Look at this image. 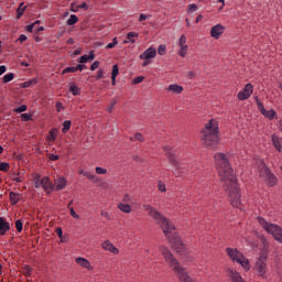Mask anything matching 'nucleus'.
<instances>
[{
	"mask_svg": "<svg viewBox=\"0 0 282 282\" xmlns=\"http://www.w3.org/2000/svg\"><path fill=\"white\" fill-rule=\"evenodd\" d=\"M67 208L74 219H80V216H78V214H76V212L74 210V207H69V205H67Z\"/></svg>",
	"mask_w": 282,
	"mask_h": 282,
	"instance_id": "nucleus-37",
	"label": "nucleus"
},
{
	"mask_svg": "<svg viewBox=\"0 0 282 282\" xmlns=\"http://www.w3.org/2000/svg\"><path fill=\"white\" fill-rule=\"evenodd\" d=\"M118 74H120V68L118 67V64H116L112 66L111 78H117Z\"/></svg>",
	"mask_w": 282,
	"mask_h": 282,
	"instance_id": "nucleus-34",
	"label": "nucleus"
},
{
	"mask_svg": "<svg viewBox=\"0 0 282 282\" xmlns=\"http://www.w3.org/2000/svg\"><path fill=\"white\" fill-rule=\"evenodd\" d=\"M76 23H78V17L72 14L67 20V25H76Z\"/></svg>",
	"mask_w": 282,
	"mask_h": 282,
	"instance_id": "nucleus-30",
	"label": "nucleus"
},
{
	"mask_svg": "<svg viewBox=\"0 0 282 282\" xmlns=\"http://www.w3.org/2000/svg\"><path fill=\"white\" fill-rule=\"evenodd\" d=\"M101 216L105 217L106 219H109V213L107 212H101Z\"/></svg>",
	"mask_w": 282,
	"mask_h": 282,
	"instance_id": "nucleus-64",
	"label": "nucleus"
},
{
	"mask_svg": "<svg viewBox=\"0 0 282 282\" xmlns=\"http://www.w3.org/2000/svg\"><path fill=\"white\" fill-rule=\"evenodd\" d=\"M0 171L8 173V171H10V164H8L6 162L0 163Z\"/></svg>",
	"mask_w": 282,
	"mask_h": 282,
	"instance_id": "nucleus-36",
	"label": "nucleus"
},
{
	"mask_svg": "<svg viewBox=\"0 0 282 282\" xmlns=\"http://www.w3.org/2000/svg\"><path fill=\"white\" fill-rule=\"evenodd\" d=\"M261 242L263 245V249L256 263V270L258 271L260 276H265V262L268 261V247L270 246V242H268V239H265V237H261Z\"/></svg>",
	"mask_w": 282,
	"mask_h": 282,
	"instance_id": "nucleus-6",
	"label": "nucleus"
},
{
	"mask_svg": "<svg viewBox=\"0 0 282 282\" xmlns=\"http://www.w3.org/2000/svg\"><path fill=\"white\" fill-rule=\"evenodd\" d=\"M227 272H228V276L231 279V282H246V280L241 278V274H239V272L232 269H228Z\"/></svg>",
	"mask_w": 282,
	"mask_h": 282,
	"instance_id": "nucleus-16",
	"label": "nucleus"
},
{
	"mask_svg": "<svg viewBox=\"0 0 282 282\" xmlns=\"http://www.w3.org/2000/svg\"><path fill=\"white\" fill-rule=\"evenodd\" d=\"M9 197H10V200H11V204L14 206L17 204H19V194L14 193V192H10L9 193Z\"/></svg>",
	"mask_w": 282,
	"mask_h": 282,
	"instance_id": "nucleus-24",
	"label": "nucleus"
},
{
	"mask_svg": "<svg viewBox=\"0 0 282 282\" xmlns=\"http://www.w3.org/2000/svg\"><path fill=\"white\" fill-rule=\"evenodd\" d=\"M105 72L102 69H99L96 76V80H100V78H102Z\"/></svg>",
	"mask_w": 282,
	"mask_h": 282,
	"instance_id": "nucleus-53",
	"label": "nucleus"
},
{
	"mask_svg": "<svg viewBox=\"0 0 282 282\" xmlns=\"http://www.w3.org/2000/svg\"><path fill=\"white\" fill-rule=\"evenodd\" d=\"M256 102L258 105L260 113H262L264 118H268V120H274L275 118H279L274 109L265 110L263 104L261 102V100H259V98H256Z\"/></svg>",
	"mask_w": 282,
	"mask_h": 282,
	"instance_id": "nucleus-9",
	"label": "nucleus"
},
{
	"mask_svg": "<svg viewBox=\"0 0 282 282\" xmlns=\"http://www.w3.org/2000/svg\"><path fill=\"white\" fill-rule=\"evenodd\" d=\"M258 223L262 226L263 230L271 235L278 243H282V228L279 225L268 223L265 219L258 217Z\"/></svg>",
	"mask_w": 282,
	"mask_h": 282,
	"instance_id": "nucleus-5",
	"label": "nucleus"
},
{
	"mask_svg": "<svg viewBox=\"0 0 282 282\" xmlns=\"http://www.w3.org/2000/svg\"><path fill=\"white\" fill-rule=\"evenodd\" d=\"M6 66H0V76H3V74H6Z\"/></svg>",
	"mask_w": 282,
	"mask_h": 282,
	"instance_id": "nucleus-61",
	"label": "nucleus"
},
{
	"mask_svg": "<svg viewBox=\"0 0 282 282\" xmlns=\"http://www.w3.org/2000/svg\"><path fill=\"white\" fill-rule=\"evenodd\" d=\"M248 99V85H245L243 91L238 94V100H247Z\"/></svg>",
	"mask_w": 282,
	"mask_h": 282,
	"instance_id": "nucleus-26",
	"label": "nucleus"
},
{
	"mask_svg": "<svg viewBox=\"0 0 282 282\" xmlns=\"http://www.w3.org/2000/svg\"><path fill=\"white\" fill-rule=\"evenodd\" d=\"M203 144L205 147H215L219 143V124L215 119L208 121L203 129L202 135Z\"/></svg>",
	"mask_w": 282,
	"mask_h": 282,
	"instance_id": "nucleus-3",
	"label": "nucleus"
},
{
	"mask_svg": "<svg viewBox=\"0 0 282 282\" xmlns=\"http://www.w3.org/2000/svg\"><path fill=\"white\" fill-rule=\"evenodd\" d=\"M117 102H118V101H116V99H113V100L110 102V105H109L108 108H107L108 113H111V112L113 111V107H116Z\"/></svg>",
	"mask_w": 282,
	"mask_h": 282,
	"instance_id": "nucleus-41",
	"label": "nucleus"
},
{
	"mask_svg": "<svg viewBox=\"0 0 282 282\" xmlns=\"http://www.w3.org/2000/svg\"><path fill=\"white\" fill-rule=\"evenodd\" d=\"M97 67H100V62H98V61H96V62H94V63L91 64L90 70H91V72H96V68H97Z\"/></svg>",
	"mask_w": 282,
	"mask_h": 282,
	"instance_id": "nucleus-47",
	"label": "nucleus"
},
{
	"mask_svg": "<svg viewBox=\"0 0 282 282\" xmlns=\"http://www.w3.org/2000/svg\"><path fill=\"white\" fill-rule=\"evenodd\" d=\"M271 141H272L274 149H276V151L279 153H282V138L276 134H272Z\"/></svg>",
	"mask_w": 282,
	"mask_h": 282,
	"instance_id": "nucleus-15",
	"label": "nucleus"
},
{
	"mask_svg": "<svg viewBox=\"0 0 282 282\" xmlns=\"http://www.w3.org/2000/svg\"><path fill=\"white\" fill-rule=\"evenodd\" d=\"M188 12H191V13L197 12V4H195V3L189 4Z\"/></svg>",
	"mask_w": 282,
	"mask_h": 282,
	"instance_id": "nucleus-46",
	"label": "nucleus"
},
{
	"mask_svg": "<svg viewBox=\"0 0 282 282\" xmlns=\"http://www.w3.org/2000/svg\"><path fill=\"white\" fill-rule=\"evenodd\" d=\"M163 150L169 159L170 164H172L174 167V175L180 177L182 173H186V164L180 163L177 161V158H175V150L169 145L163 147Z\"/></svg>",
	"mask_w": 282,
	"mask_h": 282,
	"instance_id": "nucleus-4",
	"label": "nucleus"
},
{
	"mask_svg": "<svg viewBox=\"0 0 282 282\" xmlns=\"http://www.w3.org/2000/svg\"><path fill=\"white\" fill-rule=\"evenodd\" d=\"M50 160H52L53 162H56V160H58V155L56 154H50Z\"/></svg>",
	"mask_w": 282,
	"mask_h": 282,
	"instance_id": "nucleus-59",
	"label": "nucleus"
},
{
	"mask_svg": "<svg viewBox=\"0 0 282 282\" xmlns=\"http://www.w3.org/2000/svg\"><path fill=\"white\" fill-rule=\"evenodd\" d=\"M214 160L223 188L231 206L243 210L241 194L239 193V185H237V177H235V170H232V166L228 161V156L224 153H216Z\"/></svg>",
	"mask_w": 282,
	"mask_h": 282,
	"instance_id": "nucleus-1",
	"label": "nucleus"
},
{
	"mask_svg": "<svg viewBox=\"0 0 282 282\" xmlns=\"http://www.w3.org/2000/svg\"><path fill=\"white\" fill-rule=\"evenodd\" d=\"M143 210H145L149 214V217H152L158 226H160V228L163 230V235H165L173 250H175V252H177L178 254H186V247L184 246V242H182V238H180V236L177 235V229L175 228V225H173L171 220L162 216V214H160L158 209L149 204L143 205Z\"/></svg>",
	"mask_w": 282,
	"mask_h": 282,
	"instance_id": "nucleus-2",
	"label": "nucleus"
},
{
	"mask_svg": "<svg viewBox=\"0 0 282 282\" xmlns=\"http://www.w3.org/2000/svg\"><path fill=\"white\" fill-rule=\"evenodd\" d=\"M226 252L228 257L231 258V261H236V263L242 265L245 270H248V259L246 258V256H243V253L239 252L237 249L234 248H227Z\"/></svg>",
	"mask_w": 282,
	"mask_h": 282,
	"instance_id": "nucleus-8",
	"label": "nucleus"
},
{
	"mask_svg": "<svg viewBox=\"0 0 282 282\" xmlns=\"http://www.w3.org/2000/svg\"><path fill=\"white\" fill-rule=\"evenodd\" d=\"M123 43H131V45H133V43H135V37L133 36H127L124 40H123Z\"/></svg>",
	"mask_w": 282,
	"mask_h": 282,
	"instance_id": "nucleus-43",
	"label": "nucleus"
},
{
	"mask_svg": "<svg viewBox=\"0 0 282 282\" xmlns=\"http://www.w3.org/2000/svg\"><path fill=\"white\" fill-rule=\"evenodd\" d=\"M117 43H118V40L115 37L112 40V43L107 44L106 48L107 50H113V47L116 46Z\"/></svg>",
	"mask_w": 282,
	"mask_h": 282,
	"instance_id": "nucleus-44",
	"label": "nucleus"
},
{
	"mask_svg": "<svg viewBox=\"0 0 282 282\" xmlns=\"http://www.w3.org/2000/svg\"><path fill=\"white\" fill-rule=\"evenodd\" d=\"M226 28L221 24H217L212 28L210 30V36H221L224 34Z\"/></svg>",
	"mask_w": 282,
	"mask_h": 282,
	"instance_id": "nucleus-18",
	"label": "nucleus"
},
{
	"mask_svg": "<svg viewBox=\"0 0 282 282\" xmlns=\"http://www.w3.org/2000/svg\"><path fill=\"white\" fill-rule=\"evenodd\" d=\"M95 171H96L97 175H105V174H107V170L104 169V167H96Z\"/></svg>",
	"mask_w": 282,
	"mask_h": 282,
	"instance_id": "nucleus-42",
	"label": "nucleus"
},
{
	"mask_svg": "<svg viewBox=\"0 0 282 282\" xmlns=\"http://www.w3.org/2000/svg\"><path fill=\"white\" fill-rule=\"evenodd\" d=\"M158 54L160 56H164V54H166V46L165 45H160L158 48Z\"/></svg>",
	"mask_w": 282,
	"mask_h": 282,
	"instance_id": "nucleus-40",
	"label": "nucleus"
},
{
	"mask_svg": "<svg viewBox=\"0 0 282 282\" xmlns=\"http://www.w3.org/2000/svg\"><path fill=\"white\" fill-rule=\"evenodd\" d=\"M15 228H17L18 232H22L23 231V221L17 220L15 221Z\"/></svg>",
	"mask_w": 282,
	"mask_h": 282,
	"instance_id": "nucleus-38",
	"label": "nucleus"
},
{
	"mask_svg": "<svg viewBox=\"0 0 282 282\" xmlns=\"http://www.w3.org/2000/svg\"><path fill=\"white\" fill-rule=\"evenodd\" d=\"M25 41H28V36H20L15 43H25Z\"/></svg>",
	"mask_w": 282,
	"mask_h": 282,
	"instance_id": "nucleus-56",
	"label": "nucleus"
},
{
	"mask_svg": "<svg viewBox=\"0 0 282 282\" xmlns=\"http://www.w3.org/2000/svg\"><path fill=\"white\" fill-rule=\"evenodd\" d=\"M118 208H119V210H121L122 213H127V214L131 213V210H132L131 205L124 204V203H120V204L118 205Z\"/></svg>",
	"mask_w": 282,
	"mask_h": 282,
	"instance_id": "nucleus-23",
	"label": "nucleus"
},
{
	"mask_svg": "<svg viewBox=\"0 0 282 282\" xmlns=\"http://www.w3.org/2000/svg\"><path fill=\"white\" fill-rule=\"evenodd\" d=\"M159 191H161V193H166V185L160 183L159 184Z\"/></svg>",
	"mask_w": 282,
	"mask_h": 282,
	"instance_id": "nucleus-55",
	"label": "nucleus"
},
{
	"mask_svg": "<svg viewBox=\"0 0 282 282\" xmlns=\"http://www.w3.org/2000/svg\"><path fill=\"white\" fill-rule=\"evenodd\" d=\"M142 80H144L143 76H138L133 79V84L134 85H140V83H142Z\"/></svg>",
	"mask_w": 282,
	"mask_h": 282,
	"instance_id": "nucleus-48",
	"label": "nucleus"
},
{
	"mask_svg": "<svg viewBox=\"0 0 282 282\" xmlns=\"http://www.w3.org/2000/svg\"><path fill=\"white\" fill-rule=\"evenodd\" d=\"M26 8L28 7H24V3L22 2V3L19 4V7L17 9V12H19V11L21 12L22 11V13H23V12H25Z\"/></svg>",
	"mask_w": 282,
	"mask_h": 282,
	"instance_id": "nucleus-51",
	"label": "nucleus"
},
{
	"mask_svg": "<svg viewBox=\"0 0 282 282\" xmlns=\"http://www.w3.org/2000/svg\"><path fill=\"white\" fill-rule=\"evenodd\" d=\"M10 230V223L6 220L4 217H0V235L3 237L6 232H9Z\"/></svg>",
	"mask_w": 282,
	"mask_h": 282,
	"instance_id": "nucleus-17",
	"label": "nucleus"
},
{
	"mask_svg": "<svg viewBox=\"0 0 282 282\" xmlns=\"http://www.w3.org/2000/svg\"><path fill=\"white\" fill-rule=\"evenodd\" d=\"M178 56L182 58H186V54L188 53V44H186V36H181L178 40Z\"/></svg>",
	"mask_w": 282,
	"mask_h": 282,
	"instance_id": "nucleus-10",
	"label": "nucleus"
},
{
	"mask_svg": "<svg viewBox=\"0 0 282 282\" xmlns=\"http://www.w3.org/2000/svg\"><path fill=\"white\" fill-rule=\"evenodd\" d=\"M15 113H23V111H28V106L22 105L14 109Z\"/></svg>",
	"mask_w": 282,
	"mask_h": 282,
	"instance_id": "nucleus-39",
	"label": "nucleus"
},
{
	"mask_svg": "<svg viewBox=\"0 0 282 282\" xmlns=\"http://www.w3.org/2000/svg\"><path fill=\"white\" fill-rule=\"evenodd\" d=\"M41 25V21L36 20L34 23L29 24L26 26V32H31V34H39V32H43V26Z\"/></svg>",
	"mask_w": 282,
	"mask_h": 282,
	"instance_id": "nucleus-11",
	"label": "nucleus"
},
{
	"mask_svg": "<svg viewBox=\"0 0 282 282\" xmlns=\"http://www.w3.org/2000/svg\"><path fill=\"white\" fill-rule=\"evenodd\" d=\"M257 165L260 171L261 177L264 178L267 184L270 186H276V176H274L270 171V169L265 166V163L263 162V160H258Z\"/></svg>",
	"mask_w": 282,
	"mask_h": 282,
	"instance_id": "nucleus-7",
	"label": "nucleus"
},
{
	"mask_svg": "<svg viewBox=\"0 0 282 282\" xmlns=\"http://www.w3.org/2000/svg\"><path fill=\"white\" fill-rule=\"evenodd\" d=\"M76 264L80 265L82 268H86L87 270H91V263H89V260L85 258H76Z\"/></svg>",
	"mask_w": 282,
	"mask_h": 282,
	"instance_id": "nucleus-20",
	"label": "nucleus"
},
{
	"mask_svg": "<svg viewBox=\"0 0 282 282\" xmlns=\"http://www.w3.org/2000/svg\"><path fill=\"white\" fill-rule=\"evenodd\" d=\"M57 133H58V129L56 128L52 129L47 135L48 142H54L56 140Z\"/></svg>",
	"mask_w": 282,
	"mask_h": 282,
	"instance_id": "nucleus-25",
	"label": "nucleus"
},
{
	"mask_svg": "<svg viewBox=\"0 0 282 282\" xmlns=\"http://www.w3.org/2000/svg\"><path fill=\"white\" fill-rule=\"evenodd\" d=\"M151 64V59H143L142 67H147Z\"/></svg>",
	"mask_w": 282,
	"mask_h": 282,
	"instance_id": "nucleus-60",
	"label": "nucleus"
},
{
	"mask_svg": "<svg viewBox=\"0 0 282 282\" xmlns=\"http://www.w3.org/2000/svg\"><path fill=\"white\" fill-rule=\"evenodd\" d=\"M55 232H56V235L58 236L59 239H63V228L57 227L55 229Z\"/></svg>",
	"mask_w": 282,
	"mask_h": 282,
	"instance_id": "nucleus-50",
	"label": "nucleus"
},
{
	"mask_svg": "<svg viewBox=\"0 0 282 282\" xmlns=\"http://www.w3.org/2000/svg\"><path fill=\"white\" fill-rule=\"evenodd\" d=\"M79 9L82 10H87V4L85 2H83L82 4H78Z\"/></svg>",
	"mask_w": 282,
	"mask_h": 282,
	"instance_id": "nucleus-62",
	"label": "nucleus"
},
{
	"mask_svg": "<svg viewBox=\"0 0 282 282\" xmlns=\"http://www.w3.org/2000/svg\"><path fill=\"white\" fill-rule=\"evenodd\" d=\"M42 188L47 194L54 192V184H52V181H50V177L47 176L42 177Z\"/></svg>",
	"mask_w": 282,
	"mask_h": 282,
	"instance_id": "nucleus-12",
	"label": "nucleus"
},
{
	"mask_svg": "<svg viewBox=\"0 0 282 282\" xmlns=\"http://www.w3.org/2000/svg\"><path fill=\"white\" fill-rule=\"evenodd\" d=\"M67 186V180L65 177H59L55 181L54 191H63Z\"/></svg>",
	"mask_w": 282,
	"mask_h": 282,
	"instance_id": "nucleus-19",
	"label": "nucleus"
},
{
	"mask_svg": "<svg viewBox=\"0 0 282 282\" xmlns=\"http://www.w3.org/2000/svg\"><path fill=\"white\" fill-rule=\"evenodd\" d=\"M69 129H72V121L70 120H65L63 122V129L62 132L63 133H67L69 131Z\"/></svg>",
	"mask_w": 282,
	"mask_h": 282,
	"instance_id": "nucleus-28",
	"label": "nucleus"
},
{
	"mask_svg": "<svg viewBox=\"0 0 282 282\" xmlns=\"http://www.w3.org/2000/svg\"><path fill=\"white\" fill-rule=\"evenodd\" d=\"M70 10H72V12H78V10H80V8L78 7V4H72Z\"/></svg>",
	"mask_w": 282,
	"mask_h": 282,
	"instance_id": "nucleus-58",
	"label": "nucleus"
},
{
	"mask_svg": "<svg viewBox=\"0 0 282 282\" xmlns=\"http://www.w3.org/2000/svg\"><path fill=\"white\" fill-rule=\"evenodd\" d=\"M75 67H76L77 72H83V70L87 67V65H85V64H78V65L75 66Z\"/></svg>",
	"mask_w": 282,
	"mask_h": 282,
	"instance_id": "nucleus-52",
	"label": "nucleus"
},
{
	"mask_svg": "<svg viewBox=\"0 0 282 282\" xmlns=\"http://www.w3.org/2000/svg\"><path fill=\"white\" fill-rule=\"evenodd\" d=\"M21 118H23L26 122L29 120H32V116H30L29 113H22Z\"/></svg>",
	"mask_w": 282,
	"mask_h": 282,
	"instance_id": "nucleus-54",
	"label": "nucleus"
},
{
	"mask_svg": "<svg viewBox=\"0 0 282 282\" xmlns=\"http://www.w3.org/2000/svg\"><path fill=\"white\" fill-rule=\"evenodd\" d=\"M131 140H138L139 142H144V137H142L140 132H137L134 134V139H131Z\"/></svg>",
	"mask_w": 282,
	"mask_h": 282,
	"instance_id": "nucleus-45",
	"label": "nucleus"
},
{
	"mask_svg": "<svg viewBox=\"0 0 282 282\" xmlns=\"http://www.w3.org/2000/svg\"><path fill=\"white\" fill-rule=\"evenodd\" d=\"M155 56H158V51L153 47H149L140 55V58L151 61V58H155Z\"/></svg>",
	"mask_w": 282,
	"mask_h": 282,
	"instance_id": "nucleus-13",
	"label": "nucleus"
},
{
	"mask_svg": "<svg viewBox=\"0 0 282 282\" xmlns=\"http://www.w3.org/2000/svg\"><path fill=\"white\" fill-rule=\"evenodd\" d=\"M94 58H96V55L94 54V51H90L89 55L80 56L78 63H91Z\"/></svg>",
	"mask_w": 282,
	"mask_h": 282,
	"instance_id": "nucleus-22",
	"label": "nucleus"
},
{
	"mask_svg": "<svg viewBox=\"0 0 282 282\" xmlns=\"http://www.w3.org/2000/svg\"><path fill=\"white\" fill-rule=\"evenodd\" d=\"M149 19V15L141 13L139 17V21H147Z\"/></svg>",
	"mask_w": 282,
	"mask_h": 282,
	"instance_id": "nucleus-57",
	"label": "nucleus"
},
{
	"mask_svg": "<svg viewBox=\"0 0 282 282\" xmlns=\"http://www.w3.org/2000/svg\"><path fill=\"white\" fill-rule=\"evenodd\" d=\"M86 177L87 180H90V182H94V184H98V176H96L91 172H88V174H86Z\"/></svg>",
	"mask_w": 282,
	"mask_h": 282,
	"instance_id": "nucleus-32",
	"label": "nucleus"
},
{
	"mask_svg": "<svg viewBox=\"0 0 282 282\" xmlns=\"http://www.w3.org/2000/svg\"><path fill=\"white\" fill-rule=\"evenodd\" d=\"M250 94H252V86L251 84H248V96L250 97Z\"/></svg>",
	"mask_w": 282,
	"mask_h": 282,
	"instance_id": "nucleus-63",
	"label": "nucleus"
},
{
	"mask_svg": "<svg viewBox=\"0 0 282 282\" xmlns=\"http://www.w3.org/2000/svg\"><path fill=\"white\" fill-rule=\"evenodd\" d=\"M24 274H26L28 276H30V275L32 274V267L25 265V267H24Z\"/></svg>",
	"mask_w": 282,
	"mask_h": 282,
	"instance_id": "nucleus-49",
	"label": "nucleus"
},
{
	"mask_svg": "<svg viewBox=\"0 0 282 282\" xmlns=\"http://www.w3.org/2000/svg\"><path fill=\"white\" fill-rule=\"evenodd\" d=\"M167 91H171V94H182V91H184V87L177 85V84H172L170 85L167 88Z\"/></svg>",
	"mask_w": 282,
	"mask_h": 282,
	"instance_id": "nucleus-21",
	"label": "nucleus"
},
{
	"mask_svg": "<svg viewBox=\"0 0 282 282\" xmlns=\"http://www.w3.org/2000/svg\"><path fill=\"white\" fill-rule=\"evenodd\" d=\"M101 247L104 250H107L108 252H112V254H119L120 252V250L116 248V246H113V243H111V241L109 240L104 241Z\"/></svg>",
	"mask_w": 282,
	"mask_h": 282,
	"instance_id": "nucleus-14",
	"label": "nucleus"
},
{
	"mask_svg": "<svg viewBox=\"0 0 282 282\" xmlns=\"http://www.w3.org/2000/svg\"><path fill=\"white\" fill-rule=\"evenodd\" d=\"M70 91H72L73 96H78L80 94V88H78V86H76V85H72Z\"/></svg>",
	"mask_w": 282,
	"mask_h": 282,
	"instance_id": "nucleus-35",
	"label": "nucleus"
},
{
	"mask_svg": "<svg viewBox=\"0 0 282 282\" xmlns=\"http://www.w3.org/2000/svg\"><path fill=\"white\" fill-rule=\"evenodd\" d=\"M33 182L35 184V188H43V178H41V175H35Z\"/></svg>",
	"mask_w": 282,
	"mask_h": 282,
	"instance_id": "nucleus-27",
	"label": "nucleus"
},
{
	"mask_svg": "<svg viewBox=\"0 0 282 282\" xmlns=\"http://www.w3.org/2000/svg\"><path fill=\"white\" fill-rule=\"evenodd\" d=\"M32 85H36V79H31L29 82H24L21 84L22 89H25L28 87H32Z\"/></svg>",
	"mask_w": 282,
	"mask_h": 282,
	"instance_id": "nucleus-31",
	"label": "nucleus"
},
{
	"mask_svg": "<svg viewBox=\"0 0 282 282\" xmlns=\"http://www.w3.org/2000/svg\"><path fill=\"white\" fill-rule=\"evenodd\" d=\"M12 80H14L13 73H9V74L4 75L2 78V83H4V84L12 83Z\"/></svg>",
	"mask_w": 282,
	"mask_h": 282,
	"instance_id": "nucleus-29",
	"label": "nucleus"
},
{
	"mask_svg": "<svg viewBox=\"0 0 282 282\" xmlns=\"http://www.w3.org/2000/svg\"><path fill=\"white\" fill-rule=\"evenodd\" d=\"M76 72H78V68H76V66H70V67H66V68L62 72V74H74V73H76Z\"/></svg>",
	"mask_w": 282,
	"mask_h": 282,
	"instance_id": "nucleus-33",
	"label": "nucleus"
}]
</instances>
